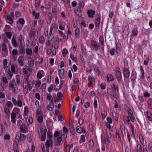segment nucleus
Here are the masks:
<instances>
[{"label": "nucleus", "mask_w": 152, "mask_h": 152, "mask_svg": "<svg viewBox=\"0 0 152 152\" xmlns=\"http://www.w3.org/2000/svg\"><path fill=\"white\" fill-rule=\"evenodd\" d=\"M140 72L141 74V78L144 79L145 77V72L143 69L142 66H140Z\"/></svg>", "instance_id": "393cba45"}, {"label": "nucleus", "mask_w": 152, "mask_h": 152, "mask_svg": "<svg viewBox=\"0 0 152 152\" xmlns=\"http://www.w3.org/2000/svg\"><path fill=\"white\" fill-rule=\"evenodd\" d=\"M11 41L14 47L16 46L17 45V43L15 39L14 38H12Z\"/></svg>", "instance_id": "338daca9"}, {"label": "nucleus", "mask_w": 152, "mask_h": 152, "mask_svg": "<svg viewBox=\"0 0 152 152\" xmlns=\"http://www.w3.org/2000/svg\"><path fill=\"white\" fill-rule=\"evenodd\" d=\"M91 45L92 47L94 48L95 50H97L98 49V45L95 41H92Z\"/></svg>", "instance_id": "aec40b11"}, {"label": "nucleus", "mask_w": 152, "mask_h": 152, "mask_svg": "<svg viewBox=\"0 0 152 152\" xmlns=\"http://www.w3.org/2000/svg\"><path fill=\"white\" fill-rule=\"evenodd\" d=\"M19 40L20 43V45H23V44L24 42V38L21 34L19 35Z\"/></svg>", "instance_id": "473e14b6"}, {"label": "nucleus", "mask_w": 152, "mask_h": 152, "mask_svg": "<svg viewBox=\"0 0 152 152\" xmlns=\"http://www.w3.org/2000/svg\"><path fill=\"white\" fill-rule=\"evenodd\" d=\"M61 133H60V132L58 131H56L54 134V135L55 137H57L60 136V134Z\"/></svg>", "instance_id": "774afa93"}, {"label": "nucleus", "mask_w": 152, "mask_h": 152, "mask_svg": "<svg viewBox=\"0 0 152 152\" xmlns=\"http://www.w3.org/2000/svg\"><path fill=\"white\" fill-rule=\"evenodd\" d=\"M128 115L127 116V118H128V119L127 120L126 118L125 117H124L123 119L124 123L125 124H129V122L131 120L132 122H134V119L132 116L133 114L132 111L129 108L128 110Z\"/></svg>", "instance_id": "f03ea898"}, {"label": "nucleus", "mask_w": 152, "mask_h": 152, "mask_svg": "<svg viewBox=\"0 0 152 152\" xmlns=\"http://www.w3.org/2000/svg\"><path fill=\"white\" fill-rule=\"evenodd\" d=\"M148 147L149 151L151 152H152V141L149 143Z\"/></svg>", "instance_id": "052dcab7"}, {"label": "nucleus", "mask_w": 152, "mask_h": 152, "mask_svg": "<svg viewBox=\"0 0 152 152\" xmlns=\"http://www.w3.org/2000/svg\"><path fill=\"white\" fill-rule=\"evenodd\" d=\"M107 92L108 95L112 96L113 97V95L115 94V93L114 91L113 93L112 90L110 88H108L107 89Z\"/></svg>", "instance_id": "a878e982"}, {"label": "nucleus", "mask_w": 152, "mask_h": 152, "mask_svg": "<svg viewBox=\"0 0 152 152\" xmlns=\"http://www.w3.org/2000/svg\"><path fill=\"white\" fill-rule=\"evenodd\" d=\"M53 85L52 84H51L50 85V86L48 87V91L50 93L53 90Z\"/></svg>", "instance_id": "0e129e2a"}, {"label": "nucleus", "mask_w": 152, "mask_h": 152, "mask_svg": "<svg viewBox=\"0 0 152 152\" xmlns=\"http://www.w3.org/2000/svg\"><path fill=\"white\" fill-rule=\"evenodd\" d=\"M57 96L58 100H61L62 98V95L60 92H58L57 93Z\"/></svg>", "instance_id": "8fccbe9b"}, {"label": "nucleus", "mask_w": 152, "mask_h": 152, "mask_svg": "<svg viewBox=\"0 0 152 152\" xmlns=\"http://www.w3.org/2000/svg\"><path fill=\"white\" fill-rule=\"evenodd\" d=\"M46 99H48L49 100H50L53 99L52 97L50 94L47 93L46 94Z\"/></svg>", "instance_id": "37998d69"}, {"label": "nucleus", "mask_w": 152, "mask_h": 152, "mask_svg": "<svg viewBox=\"0 0 152 152\" xmlns=\"http://www.w3.org/2000/svg\"><path fill=\"white\" fill-rule=\"evenodd\" d=\"M147 115L148 119L150 121H152V114L150 112L147 111Z\"/></svg>", "instance_id": "72a5a7b5"}, {"label": "nucleus", "mask_w": 152, "mask_h": 152, "mask_svg": "<svg viewBox=\"0 0 152 152\" xmlns=\"http://www.w3.org/2000/svg\"><path fill=\"white\" fill-rule=\"evenodd\" d=\"M116 72V77L117 79V80L119 83H123V80L122 78L121 74L120 72V69L119 67H116L114 69Z\"/></svg>", "instance_id": "7ed1b4c3"}, {"label": "nucleus", "mask_w": 152, "mask_h": 152, "mask_svg": "<svg viewBox=\"0 0 152 152\" xmlns=\"http://www.w3.org/2000/svg\"><path fill=\"white\" fill-rule=\"evenodd\" d=\"M2 80L3 83H4V84L7 85V86L8 81L6 77H3L2 78Z\"/></svg>", "instance_id": "c03bdc74"}, {"label": "nucleus", "mask_w": 152, "mask_h": 152, "mask_svg": "<svg viewBox=\"0 0 152 152\" xmlns=\"http://www.w3.org/2000/svg\"><path fill=\"white\" fill-rule=\"evenodd\" d=\"M70 57L71 59L75 62H77V58L76 57L74 56V54L71 53Z\"/></svg>", "instance_id": "c9c22d12"}, {"label": "nucleus", "mask_w": 152, "mask_h": 152, "mask_svg": "<svg viewBox=\"0 0 152 152\" xmlns=\"http://www.w3.org/2000/svg\"><path fill=\"white\" fill-rule=\"evenodd\" d=\"M15 79L16 84L18 85H19L20 82V76L18 75H16V76Z\"/></svg>", "instance_id": "e433bc0d"}, {"label": "nucleus", "mask_w": 152, "mask_h": 152, "mask_svg": "<svg viewBox=\"0 0 152 152\" xmlns=\"http://www.w3.org/2000/svg\"><path fill=\"white\" fill-rule=\"evenodd\" d=\"M7 22L10 24H12L13 23V20L10 15H7L5 16Z\"/></svg>", "instance_id": "dca6fc26"}, {"label": "nucleus", "mask_w": 152, "mask_h": 152, "mask_svg": "<svg viewBox=\"0 0 152 152\" xmlns=\"http://www.w3.org/2000/svg\"><path fill=\"white\" fill-rule=\"evenodd\" d=\"M24 60V57L23 56H20L19 57L18 59V62L20 66H22L23 65V62Z\"/></svg>", "instance_id": "1a4fd4ad"}, {"label": "nucleus", "mask_w": 152, "mask_h": 152, "mask_svg": "<svg viewBox=\"0 0 152 152\" xmlns=\"http://www.w3.org/2000/svg\"><path fill=\"white\" fill-rule=\"evenodd\" d=\"M18 22L21 25H23L25 23V20L24 19L20 18L18 20Z\"/></svg>", "instance_id": "680f3d73"}, {"label": "nucleus", "mask_w": 152, "mask_h": 152, "mask_svg": "<svg viewBox=\"0 0 152 152\" xmlns=\"http://www.w3.org/2000/svg\"><path fill=\"white\" fill-rule=\"evenodd\" d=\"M2 105L4 109V112L7 115H9L10 114V112L9 109L7 107L6 104L4 103H3Z\"/></svg>", "instance_id": "f3484780"}, {"label": "nucleus", "mask_w": 152, "mask_h": 152, "mask_svg": "<svg viewBox=\"0 0 152 152\" xmlns=\"http://www.w3.org/2000/svg\"><path fill=\"white\" fill-rule=\"evenodd\" d=\"M63 131L64 132V133H65L66 134V137H67V132H68V130L67 128L65 126H64L63 128Z\"/></svg>", "instance_id": "4d7b16f0"}, {"label": "nucleus", "mask_w": 152, "mask_h": 152, "mask_svg": "<svg viewBox=\"0 0 152 152\" xmlns=\"http://www.w3.org/2000/svg\"><path fill=\"white\" fill-rule=\"evenodd\" d=\"M28 76H24V79L23 80V85H28L31 84V81L29 80Z\"/></svg>", "instance_id": "9d476101"}, {"label": "nucleus", "mask_w": 152, "mask_h": 152, "mask_svg": "<svg viewBox=\"0 0 152 152\" xmlns=\"http://www.w3.org/2000/svg\"><path fill=\"white\" fill-rule=\"evenodd\" d=\"M88 145H89V149H92L94 146V144L93 141L90 140L88 142Z\"/></svg>", "instance_id": "a19ab883"}, {"label": "nucleus", "mask_w": 152, "mask_h": 152, "mask_svg": "<svg viewBox=\"0 0 152 152\" xmlns=\"http://www.w3.org/2000/svg\"><path fill=\"white\" fill-rule=\"evenodd\" d=\"M37 120L38 121L39 123H41L42 122L43 119V117L42 116H39L37 117Z\"/></svg>", "instance_id": "09e8293b"}, {"label": "nucleus", "mask_w": 152, "mask_h": 152, "mask_svg": "<svg viewBox=\"0 0 152 152\" xmlns=\"http://www.w3.org/2000/svg\"><path fill=\"white\" fill-rule=\"evenodd\" d=\"M45 75V73L43 70H39L38 71L37 77L38 79H41L42 77Z\"/></svg>", "instance_id": "9b49d317"}, {"label": "nucleus", "mask_w": 152, "mask_h": 152, "mask_svg": "<svg viewBox=\"0 0 152 152\" xmlns=\"http://www.w3.org/2000/svg\"><path fill=\"white\" fill-rule=\"evenodd\" d=\"M99 44L100 45H103L104 44V39L103 36H100L99 38Z\"/></svg>", "instance_id": "f704fd0d"}, {"label": "nucleus", "mask_w": 152, "mask_h": 152, "mask_svg": "<svg viewBox=\"0 0 152 152\" xmlns=\"http://www.w3.org/2000/svg\"><path fill=\"white\" fill-rule=\"evenodd\" d=\"M137 152H142V148L141 145L140 144H138L137 146Z\"/></svg>", "instance_id": "79ce46f5"}, {"label": "nucleus", "mask_w": 152, "mask_h": 152, "mask_svg": "<svg viewBox=\"0 0 152 152\" xmlns=\"http://www.w3.org/2000/svg\"><path fill=\"white\" fill-rule=\"evenodd\" d=\"M3 66L4 67V69H5L7 67V60L6 59H5L3 60Z\"/></svg>", "instance_id": "864d4df0"}, {"label": "nucleus", "mask_w": 152, "mask_h": 152, "mask_svg": "<svg viewBox=\"0 0 152 152\" xmlns=\"http://www.w3.org/2000/svg\"><path fill=\"white\" fill-rule=\"evenodd\" d=\"M19 53L20 54H24L25 53L24 47L23 45H20Z\"/></svg>", "instance_id": "a211bd4d"}, {"label": "nucleus", "mask_w": 152, "mask_h": 152, "mask_svg": "<svg viewBox=\"0 0 152 152\" xmlns=\"http://www.w3.org/2000/svg\"><path fill=\"white\" fill-rule=\"evenodd\" d=\"M39 43L41 44H42L44 43L45 42V39L44 37L41 36L39 37Z\"/></svg>", "instance_id": "603ef678"}, {"label": "nucleus", "mask_w": 152, "mask_h": 152, "mask_svg": "<svg viewBox=\"0 0 152 152\" xmlns=\"http://www.w3.org/2000/svg\"><path fill=\"white\" fill-rule=\"evenodd\" d=\"M148 107L149 108L152 110V99H149L148 101Z\"/></svg>", "instance_id": "4c0bfd02"}, {"label": "nucleus", "mask_w": 152, "mask_h": 152, "mask_svg": "<svg viewBox=\"0 0 152 152\" xmlns=\"http://www.w3.org/2000/svg\"><path fill=\"white\" fill-rule=\"evenodd\" d=\"M100 22V18L99 15L98 16V17H97L96 18L95 21V26L97 27H98L99 26Z\"/></svg>", "instance_id": "412c9836"}, {"label": "nucleus", "mask_w": 152, "mask_h": 152, "mask_svg": "<svg viewBox=\"0 0 152 152\" xmlns=\"http://www.w3.org/2000/svg\"><path fill=\"white\" fill-rule=\"evenodd\" d=\"M95 12V11L92 10H89L87 12L88 16L90 18H93Z\"/></svg>", "instance_id": "2eb2a0df"}, {"label": "nucleus", "mask_w": 152, "mask_h": 152, "mask_svg": "<svg viewBox=\"0 0 152 152\" xmlns=\"http://www.w3.org/2000/svg\"><path fill=\"white\" fill-rule=\"evenodd\" d=\"M50 28H52V30H53V28L55 29H57L58 28V26L56 23H53L52 24V26H51Z\"/></svg>", "instance_id": "6e6d98bb"}, {"label": "nucleus", "mask_w": 152, "mask_h": 152, "mask_svg": "<svg viewBox=\"0 0 152 152\" xmlns=\"http://www.w3.org/2000/svg\"><path fill=\"white\" fill-rule=\"evenodd\" d=\"M37 108V109L36 112V115L38 116L40 115L41 113V107H38Z\"/></svg>", "instance_id": "c85d7f7f"}, {"label": "nucleus", "mask_w": 152, "mask_h": 152, "mask_svg": "<svg viewBox=\"0 0 152 152\" xmlns=\"http://www.w3.org/2000/svg\"><path fill=\"white\" fill-rule=\"evenodd\" d=\"M85 141V136L84 135L82 134L80 136V143L84 142Z\"/></svg>", "instance_id": "ea45409f"}, {"label": "nucleus", "mask_w": 152, "mask_h": 152, "mask_svg": "<svg viewBox=\"0 0 152 152\" xmlns=\"http://www.w3.org/2000/svg\"><path fill=\"white\" fill-rule=\"evenodd\" d=\"M7 87V85L4 84V83H0V91H4Z\"/></svg>", "instance_id": "5701e85b"}, {"label": "nucleus", "mask_w": 152, "mask_h": 152, "mask_svg": "<svg viewBox=\"0 0 152 152\" xmlns=\"http://www.w3.org/2000/svg\"><path fill=\"white\" fill-rule=\"evenodd\" d=\"M84 6V3L83 1H81L79 2L78 6V9L80 10L83 8Z\"/></svg>", "instance_id": "b1692460"}, {"label": "nucleus", "mask_w": 152, "mask_h": 152, "mask_svg": "<svg viewBox=\"0 0 152 152\" xmlns=\"http://www.w3.org/2000/svg\"><path fill=\"white\" fill-rule=\"evenodd\" d=\"M132 33L134 36H137L138 34V31L137 29L135 28L133 29Z\"/></svg>", "instance_id": "de8ad7c7"}, {"label": "nucleus", "mask_w": 152, "mask_h": 152, "mask_svg": "<svg viewBox=\"0 0 152 152\" xmlns=\"http://www.w3.org/2000/svg\"><path fill=\"white\" fill-rule=\"evenodd\" d=\"M114 79L113 76L110 74H108L107 76V80L108 82L112 81Z\"/></svg>", "instance_id": "6ab92c4d"}, {"label": "nucleus", "mask_w": 152, "mask_h": 152, "mask_svg": "<svg viewBox=\"0 0 152 152\" xmlns=\"http://www.w3.org/2000/svg\"><path fill=\"white\" fill-rule=\"evenodd\" d=\"M84 105L85 108H87L90 107V102H86L85 103Z\"/></svg>", "instance_id": "69168bd1"}, {"label": "nucleus", "mask_w": 152, "mask_h": 152, "mask_svg": "<svg viewBox=\"0 0 152 152\" xmlns=\"http://www.w3.org/2000/svg\"><path fill=\"white\" fill-rule=\"evenodd\" d=\"M69 127L71 134L73 135H74L75 134V131L73 125L71 124H70L69 125Z\"/></svg>", "instance_id": "c756f323"}, {"label": "nucleus", "mask_w": 152, "mask_h": 152, "mask_svg": "<svg viewBox=\"0 0 152 152\" xmlns=\"http://www.w3.org/2000/svg\"><path fill=\"white\" fill-rule=\"evenodd\" d=\"M53 30L52 28H50L49 37H48L49 39H52L54 37L53 34L52 33Z\"/></svg>", "instance_id": "cd10ccee"}, {"label": "nucleus", "mask_w": 152, "mask_h": 152, "mask_svg": "<svg viewBox=\"0 0 152 152\" xmlns=\"http://www.w3.org/2000/svg\"><path fill=\"white\" fill-rule=\"evenodd\" d=\"M52 134L50 132H48L47 140H52Z\"/></svg>", "instance_id": "a18cd8bd"}, {"label": "nucleus", "mask_w": 152, "mask_h": 152, "mask_svg": "<svg viewBox=\"0 0 152 152\" xmlns=\"http://www.w3.org/2000/svg\"><path fill=\"white\" fill-rule=\"evenodd\" d=\"M26 53L27 55H31L32 53V50L31 47H28L26 48Z\"/></svg>", "instance_id": "4be33fe9"}, {"label": "nucleus", "mask_w": 152, "mask_h": 152, "mask_svg": "<svg viewBox=\"0 0 152 152\" xmlns=\"http://www.w3.org/2000/svg\"><path fill=\"white\" fill-rule=\"evenodd\" d=\"M66 134L65 133L61 134L57 138V141L58 143H60L62 140H65L66 138Z\"/></svg>", "instance_id": "0eeeda50"}, {"label": "nucleus", "mask_w": 152, "mask_h": 152, "mask_svg": "<svg viewBox=\"0 0 152 152\" xmlns=\"http://www.w3.org/2000/svg\"><path fill=\"white\" fill-rule=\"evenodd\" d=\"M0 48L1 50V54L2 56L3 57L7 56L8 55V51L6 45L4 44L2 45Z\"/></svg>", "instance_id": "39448f33"}, {"label": "nucleus", "mask_w": 152, "mask_h": 152, "mask_svg": "<svg viewBox=\"0 0 152 152\" xmlns=\"http://www.w3.org/2000/svg\"><path fill=\"white\" fill-rule=\"evenodd\" d=\"M52 140H47L46 142L45 143V146L46 148H49L50 145H52Z\"/></svg>", "instance_id": "bb28decb"}, {"label": "nucleus", "mask_w": 152, "mask_h": 152, "mask_svg": "<svg viewBox=\"0 0 152 152\" xmlns=\"http://www.w3.org/2000/svg\"><path fill=\"white\" fill-rule=\"evenodd\" d=\"M101 114L103 119H104L106 117L107 113L105 112L104 111H102Z\"/></svg>", "instance_id": "bf43d9fd"}, {"label": "nucleus", "mask_w": 152, "mask_h": 152, "mask_svg": "<svg viewBox=\"0 0 152 152\" xmlns=\"http://www.w3.org/2000/svg\"><path fill=\"white\" fill-rule=\"evenodd\" d=\"M75 35L76 37L79 38L80 37V31L79 28H77L75 30Z\"/></svg>", "instance_id": "7c9ffc66"}, {"label": "nucleus", "mask_w": 152, "mask_h": 152, "mask_svg": "<svg viewBox=\"0 0 152 152\" xmlns=\"http://www.w3.org/2000/svg\"><path fill=\"white\" fill-rule=\"evenodd\" d=\"M41 82L39 80L36 81L35 82V87L36 88L39 87L41 85Z\"/></svg>", "instance_id": "49530a36"}, {"label": "nucleus", "mask_w": 152, "mask_h": 152, "mask_svg": "<svg viewBox=\"0 0 152 152\" xmlns=\"http://www.w3.org/2000/svg\"><path fill=\"white\" fill-rule=\"evenodd\" d=\"M64 69H61L58 71V74L59 76H62L64 73Z\"/></svg>", "instance_id": "5fc2aeb1"}, {"label": "nucleus", "mask_w": 152, "mask_h": 152, "mask_svg": "<svg viewBox=\"0 0 152 152\" xmlns=\"http://www.w3.org/2000/svg\"><path fill=\"white\" fill-rule=\"evenodd\" d=\"M16 105H17L18 107H21L22 106V101L20 100H18L17 102Z\"/></svg>", "instance_id": "e2e57ef3"}, {"label": "nucleus", "mask_w": 152, "mask_h": 152, "mask_svg": "<svg viewBox=\"0 0 152 152\" xmlns=\"http://www.w3.org/2000/svg\"><path fill=\"white\" fill-rule=\"evenodd\" d=\"M20 130L21 132L23 133L27 132L28 131V128L25 123H23L20 126Z\"/></svg>", "instance_id": "6e6552de"}, {"label": "nucleus", "mask_w": 152, "mask_h": 152, "mask_svg": "<svg viewBox=\"0 0 152 152\" xmlns=\"http://www.w3.org/2000/svg\"><path fill=\"white\" fill-rule=\"evenodd\" d=\"M88 87H90L92 85L93 83L94 82V80L91 75L88 76Z\"/></svg>", "instance_id": "4468645a"}, {"label": "nucleus", "mask_w": 152, "mask_h": 152, "mask_svg": "<svg viewBox=\"0 0 152 152\" xmlns=\"http://www.w3.org/2000/svg\"><path fill=\"white\" fill-rule=\"evenodd\" d=\"M23 93L24 94H27L28 89L30 90L32 88V87L31 86V84L23 85Z\"/></svg>", "instance_id": "423d86ee"}, {"label": "nucleus", "mask_w": 152, "mask_h": 152, "mask_svg": "<svg viewBox=\"0 0 152 152\" xmlns=\"http://www.w3.org/2000/svg\"><path fill=\"white\" fill-rule=\"evenodd\" d=\"M114 120H115L116 121H118V118L117 117V115L115 113L114 114L113 113L112 114Z\"/></svg>", "instance_id": "3c124183"}, {"label": "nucleus", "mask_w": 152, "mask_h": 152, "mask_svg": "<svg viewBox=\"0 0 152 152\" xmlns=\"http://www.w3.org/2000/svg\"><path fill=\"white\" fill-rule=\"evenodd\" d=\"M6 74L8 75L10 78H11L13 76V73L9 69L5 70Z\"/></svg>", "instance_id": "2f4dec72"}, {"label": "nucleus", "mask_w": 152, "mask_h": 152, "mask_svg": "<svg viewBox=\"0 0 152 152\" xmlns=\"http://www.w3.org/2000/svg\"><path fill=\"white\" fill-rule=\"evenodd\" d=\"M8 88L9 90L11 91L15 94H17L18 91V88L14 79L12 80L9 82Z\"/></svg>", "instance_id": "f257e3e1"}, {"label": "nucleus", "mask_w": 152, "mask_h": 152, "mask_svg": "<svg viewBox=\"0 0 152 152\" xmlns=\"http://www.w3.org/2000/svg\"><path fill=\"white\" fill-rule=\"evenodd\" d=\"M13 111H14L13 113H15V114H19L20 113V109L16 107H14Z\"/></svg>", "instance_id": "58836bf2"}, {"label": "nucleus", "mask_w": 152, "mask_h": 152, "mask_svg": "<svg viewBox=\"0 0 152 152\" xmlns=\"http://www.w3.org/2000/svg\"><path fill=\"white\" fill-rule=\"evenodd\" d=\"M68 53V51L66 49H64L62 51L63 55L64 57L66 56V54Z\"/></svg>", "instance_id": "13d9d810"}, {"label": "nucleus", "mask_w": 152, "mask_h": 152, "mask_svg": "<svg viewBox=\"0 0 152 152\" xmlns=\"http://www.w3.org/2000/svg\"><path fill=\"white\" fill-rule=\"evenodd\" d=\"M111 86L113 91L115 93V94L113 95V97L115 99H117L119 96V89L118 84L113 83L111 84Z\"/></svg>", "instance_id": "20e7f679"}, {"label": "nucleus", "mask_w": 152, "mask_h": 152, "mask_svg": "<svg viewBox=\"0 0 152 152\" xmlns=\"http://www.w3.org/2000/svg\"><path fill=\"white\" fill-rule=\"evenodd\" d=\"M130 75V73L129 69L127 68L123 69V75L126 78H128Z\"/></svg>", "instance_id": "f8f14e48"}, {"label": "nucleus", "mask_w": 152, "mask_h": 152, "mask_svg": "<svg viewBox=\"0 0 152 152\" xmlns=\"http://www.w3.org/2000/svg\"><path fill=\"white\" fill-rule=\"evenodd\" d=\"M76 131L79 133H85L86 132L85 128L84 127L81 128L80 126H78L77 127Z\"/></svg>", "instance_id": "ddd939ff"}]
</instances>
